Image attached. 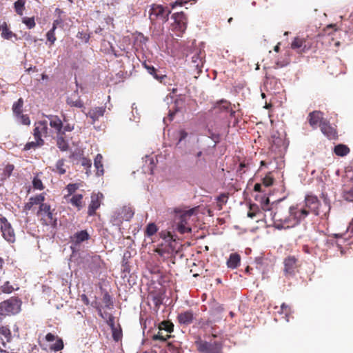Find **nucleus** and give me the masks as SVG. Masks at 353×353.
Wrapping results in <instances>:
<instances>
[{
	"mask_svg": "<svg viewBox=\"0 0 353 353\" xmlns=\"http://www.w3.org/2000/svg\"><path fill=\"white\" fill-rule=\"evenodd\" d=\"M21 301L17 297L10 299L0 303V321L5 317L15 315L21 310Z\"/></svg>",
	"mask_w": 353,
	"mask_h": 353,
	"instance_id": "f257e3e1",
	"label": "nucleus"
},
{
	"mask_svg": "<svg viewBox=\"0 0 353 353\" xmlns=\"http://www.w3.org/2000/svg\"><path fill=\"white\" fill-rule=\"evenodd\" d=\"M289 208L276 206L274 210V228L278 230L290 228Z\"/></svg>",
	"mask_w": 353,
	"mask_h": 353,
	"instance_id": "f03ea898",
	"label": "nucleus"
},
{
	"mask_svg": "<svg viewBox=\"0 0 353 353\" xmlns=\"http://www.w3.org/2000/svg\"><path fill=\"white\" fill-rule=\"evenodd\" d=\"M49 121L52 132L57 135L63 132H71L73 130L74 127L70 123L64 124L61 119L57 115H48L46 116Z\"/></svg>",
	"mask_w": 353,
	"mask_h": 353,
	"instance_id": "7ed1b4c3",
	"label": "nucleus"
},
{
	"mask_svg": "<svg viewBox=\"0 0 353 353\" xmlns=\"http://www.w3.org/2000/svg\"><path fill=\"white\" fill-rule=\"evenodd\" d=\"M197 350L201 353H223L222 344L219 341H196Z\"/></svg>",
	"mask_w": 353,
	"mask_h": 353,
	"instance_id": "20e7f679",
	"label": "nucleus"
},
{
	"mask_svg": "<svg viewBox=\"0 0 353 353\" xmlns=\"http://www.w3.org/2000/svg\"><path fill=\"white\" fill-rule=\"evenodd\" d=\"M171 10L168 7H163L161 5L153 4L150 10V19L151 21L161 20L165 22L168 19Z\"/></svg>",
	"mask_w": 353,
	"mask_h": 353,
	"instance_id": "39448f33",
	"label": "nucleus"
},
{
	"mask_svg": "<svg viewBox=\"0 0 353 353\" xmlns=\"http://www.w3.org/2000/svg\"><path fill=\"white\" fill-rule=\"evenodd\" d=\"M314 43L313 39L310 37L301 38L296 37L291 43V48L296 50L299 54L307 52L310 50Z\"/></svg>",
	"mask_w": 353,
	"mask_h": 353,
	"instance_id": "423d86ee",
	"label": "nucleus"
},
{
	"mask_svg": "<svg viewBox=\"0 0 353 353\" xmlns=\"http://www.w3.org/2000/svg\"><path fill=\"white\" fill-rule=\"evenodd\" d=\"M283 272L285 276H293L299 272L301 263L295 256H288L283 260Z\"/></svg>",
	"mask_w": 353,
	"mask_h": 353,
	"instance_id": "0eeeda50",
	"label": "nucleus"
},
{
	"mask_svg": "<svg viewBox=\"0 0 353 353\" xmlns=\"http://www.w3.org/2000/svg\"><path fill=\"white\" fill-rule=\"evenodd\" d=\"M37 214L41 216V220L45 225L52 226L57 225V217L52 212L50 205L47 203L41 204Z\"/></svg>",
	"mask_w": 353,
	"mask_h": 353,
	"instance_id": "6e6552de",
	"label": "nucleus"
},
{
	"mask_svg": "<svg viewBox=\"0 0 353 353\" xmlns=\"http://www.w3.org/2000/svg\"><path fill=\"white\" fill-rule=\"evenodd\" d=\"M310 211L306 209H299L296 206H292L289 208L290 216V228H292L299 222L305 219L308 214Z\"/></svg>",
	"mask_w": 353,
	"mask_h": 353,
	"instance_id": "1a4fd4ad",
	"label": "nucleus"
},
{
	"mask_svg": "<svg viewBox=\"0 0 353 353\" xmlns=\"http://www.w3.org/2000/svg\"><path fill=\"white\" fill-rule=\"evenodd\" d=\"M172 18L174 20L172 28L176 31L177 36L182 34L187 28V19L183 12L173 14Z\"/></svg>",
	"mask_w": 353,
	"mask_h": 353,
	"instance_id": "9d476101",
	"label": "nucleus"
},
{
	"mask_svg": "<svg viewBox=\"0 0 353 353\" xmlns=\"http://www.w3.org/2000/svg\"><path fill=\"white\" fill-rule=\"evenodd\" d=\"M0 228L3 237L7 241L12 243L15 241V233L14 229L6 218H1Z\"/></svg>",
	"mask_w": 353,
	"mask_h": 353,
	"instance_id": "9b49d317",
	"label": "nucleus"
},
{
	"mask_svg": "<svg viewBox=\"0 0 353 353\" xmlns=\"http://www.w3.org/2000/svg\"><path fill=\"white\" fill-rule=\"evenodd\" d=\"M33 136L35 140H39L40 143H44L42 137L48 136V128L47 121H39L35 122L33 130Z\"/></svg>",
	"mask_w": 353,
	"mask_h": 353,
	"instance_id": "f8f14e48",
	"label": "nucleus"
},
{
	"mask_svg": "<svg viewBox=\"0 0 353 353\" xmlns=\"http://www.w3.org/2000/svg\"><path fill=\"white\" fill-rule=\"evenodd\" d=\"M103 198V194L101 192L92 194L91 201L88 209V216H91L96 214V211L100 208Z\"/></svg>",
	"mask_w": 353,
	"mask_h": 353,
	"instance_id": "ddd939ff",
	"label": "nucleus"
},
{
	"mask_svg": "<svg viewBox=\"0 0 353 353\" xmlns=\"http://www.w3.org/2000/svg\"><path fill=\"white\" fill-rule=\"evenodd\" d=\"M324 120L323 113L319 110L312 111L307 116L308 123L313 129H316L318 126H320Z\"/></svg>",
	"mask_w": 353,
	"mask_h": 353,
	"instance_id": "4468645a",
	"label": "nucleus"
},
{
	"mask_svg": "<svg viewBox=\"0 0 353 353\" xmlns=\"http://www.w3.org/2000/svg\"><path fill=\"white\" fill-rule=\"evenodd\" d=\"M192 210H190L181 216L180 221L177 225V230L181 234L191 232L192 229L188 224L187 217H190L192 214Z\"/></svg>",
	"mask_w": 353,
	"mask_h": 353,
	"instance_id": "2eb2a0df",
	"label": "nucleus"
},
{
	"mask_svg": "<svg viewBox=\"0 0 353 353\" xmlns=\"http://www.w3.org/2000/svg\"><path fill=\"white\" fill-rule=\"evenodd\" d=\"M45 339H46V341H48V342H52V341H55V343L54 344H52L50 346V349L52 351L58 352V351L61 350L64 347V344H63V341L62 339H61L60 337H59L57 335H54L52 333H48L46 335Z\"/></svg>",
	"mask_w": 353,
	"mask_h": 353,
	"instance_id": "dca6fc26",
	"label": "nucleus"
},
{
	"mask_svg": "<svg viewBox=\"0 0 353 353\" xmlns=\"http://www.w3.org/2000/svg\"><path fill=\"white\" fill-rule=\"evenodd\" d=\"M305 206L310 209L315 215L319 214V206L320 201L317 196L314 195H307L305 199Z\"/></svg>",
	"mask_w": 353,
	"mask_h": 353,
	"instance_id": "f3484780",
	"label": "nucleus"
},
{
	"mask_svg": "<svg viewBox=\"0 0 353 353\" xmlns=\"http://www.w3.org/2000/svg\"><path fill=\"white\" fill-rule=\"evenodd\" d=\"M262 210L264 211L263 219L266 223L274 227V211L269 208V199L267 198L265 202L262 204Z\"/></svg>",
	"mask_w": 353,
	"mask_h": 353,
	"instance_id": "a211bd4d",
	"label": "nucleus"
},
{
	"mask_svg": "<svg viewBox=\"0 0 353 353\" xmlns=\"http://www.w3.org/2000/svg\"><path fill=\"white\" fill-rule=\"evenodd\" d=\"M105 110V106L94 107L90 109L85 114L92 119V123L93 124L104 115Z\"/></svg>",
	"mask_w": 353,
	"mask_h": 353,
	"instance_id": "6ab92c4d",
	"label": "nucleus"
},
{
	"mask_svg": "<svg viewBox=\"0 0 353 353\" xmlns=\"http://www.w3.org/2000/svg\"><path fill=\"white\" fill-rule=\"evenodd\" d=\"M194 319V314L192 310H186L179 313L177 316V320L181 325H190L192 323Z\"/></svg>",
	"mask_w": 353,
	"mask_h": 353,
	"instance_id": "aec40b11",
	"label": "nucleus"
},
{
	"mask_svg": "<svg viewBox=\"0 0 353 353\" xmlns=\"http://www.w3.org/2000/svg\"><path fill=\"white\" fill-rule=\"evenodd\" d=\"M322 133L329 139H334L336 137V130L330 124L329 121L325 119L320 125Z\"/></svg>",
	"mask_w": 353,
	"mask_h": 353,
	"instance_id": "412c9836",
	"label": "nucleus"
},
{
	"mask_svg": "<svg viewBox=\"0 0 353 353\" xmlns=\"http://www.w3.org/2000/svg\"><path fill=\"white\" fill-rule=\"evenodd\" d=\"M11 339L12 333L8 326H0V345L6 347V343H9Z\"/></svg>",
	"mask_w": 353,
	"mask_h": 353,
	"instance_id": "4be33fe9",
	"label": "nucleus"
},
{
	"mask_svg": "<svg viewBox=\"0 0 353 353\" xmlns=\"http://www.w3.org/2000/svg\"><path fill=\"white\" fill-rule=\"evenodd\" d=\"M70 239L72 244L77 246L82 242L88 240L90 239V234L86 230H81L76 232Z\"/></svg>",
	"mask_w": 353,
	"mask_h": 353,
	"instance_id": "5701e85b",
	"label": "nucleus"
},
{
	"mask_svg": "<svg viewBox=\"0 0 353 353\" xmlns=\"http://www.w3.org/2000/svg\"><path fill=\"white\" fill-rule=\"evenodd\" d=\"M45 200V196L43 194H39L36 195L35 196H32L29 199L28 202H27L24 206V209L26 210H30L34 205L45 204L43 203Z\"/></svg>",
	"mask_w": 353,
	"mask_h": 353,
	"instance_id": "b1692460",
	"label": "nucleus"
},
{
	"mask_svg": "<svg viewBox=\"0 0 353 353\" xmlns=\"http://www.w3.org/2000/svg\"><path fill=\"white\" fill-rule=\"evenodd\" d=\"M214 110L216 112H224L230 111V115L233 117L235 114V111L231 109L230 102L226 100H221L218 101L214 106Z\"/></svg>",
	"mask_w": 353,
	"mask_h": 353,
	"instance_id": "393cba45",
	"label": "nucleus"
},
{
	"mask_svg": "<svg viewBox=\"0 0 353 353\" xmlns=\"http://www.w3.org/2000/svg\"><path fill=\"white\" fill-rule=\"evenodd\" d=\"M143 65L148 73L152 75L157 81H163V80L168 79V77L165 74H159L158 70L154 66L147 64L145 61L143 63Z\"/></svg>",
	"mask_w": 353,
	"mask_h": 353,
	"instance_id": "a878e982",
	"label": "nucleus"
},
{
	"mask_svg": "<svg viewBox=\"0 0 353 353\" xmlns=\"http://www.w3.org/2000/svg\"><path fill=\"white\" fill-rule=\"evenodd\" d=\"M108 324L112 328L113 339L115 341L118 342L122 338V331L121 329H117L114 326V318L112 315H109V319L108 320Z\"/></svg>",
	"mask_w": 353,
	"mask_h": 353,
	"instance_id": "bb28decb",
	"label": "nucleus"
},
{
	"mask_svg": "<svg viewBox=\"0 0 353 353\" xmlns=\"http://www.w3.org/2000/svg\"><path fill=\"white\" fill-rule=\"evenodd\" d=\"M14 166L12 164H7L2 171L0 172V187L4 183V182L8 179L13 170Z\"/></svg>",
	"mask_w": 353,
	"mask_h": 353,
	"instance_id": "cd10ccee",
	"label": "nucleus"
},
{
	"mask_svg": "<svg viewBox=\"0 0 353 353\" xmlns=\"http://www.w3.org/2000/svg\"><path fill=\"white\" fill-rule=\"evenodd\" d=\"M150 336L154 341L165 342L168 339L171 337L170 334L165 333L164 331L158 330L157 332H150Z\"/></svg>",
	"mask_w": 353,
	"mask_h": 353,
	"instance_id": "c85d7f7f",
	"label": "nucleus"
},
{
	"mask_svg": "<svg viewBox=\"0 0 353 353\" xmlns=\"http://www.w3.org/2000/svg\"><path fill=\"white\" fill-rule=\"evenodd\" d=\"M67 104L71 107L83 108V102L81 100L80 97L75 92L72 94L67 98Z\"/></svg>",
	"mask_w": 353,
	"mask_h": 353,
	"instance_id": "c756f323",
	"label": "nucleus"
},
{
	"mask_svg": "<svg viewBox=\"0 0 353 353\" xmlns=\"http://www.w3.org/2000/svg\"><path fill=\"white\" fill-rule=\"evenodd\" d=\"M66 132H63L56 135L57 145L61 151H67L69 148V144L66 140Z\"/></svg>",
	"mask_w": 353,
	"mask_h": 353,
	"instance_id": "7c9ffc66",
	"label": "nucleus"
},
{
	"mask_svg": "<svg viewBox=\"0 0 353 353\" xmlns=\"http://www.w3.org/2000/svg\"><path fill=\"white\" fill-rule=\"evenodd\" d=\"M83 194H76L66 200L68 203H71L72 206L75 207L78 210H80L83 208Z\"/></svg>",
	"mask_w": 353,
	"mask_h": 353,
	"instance_id": "2f4dec72",
	"label": "nucleus"
},
{
	"mask_svg": "<svg viewBox=\"0 0 353 353\" xmlns=\"http://www.w3.org/2000/svg\"><path fill=\"white\" fill-rule=\"evenodd\" d=\"M102 161L103 156L101 154H98L94 160V165L96 169V174L98 176H103L104 174V169Z\"/></svg>",
	"mask_w": 353,
	"mask_h": 353,
	"instance_id": "473e14b6",
	"label": "nucleus"
},
{
	"mask_svg": "<svg viewBox=\"0 0 353 353\" xmlns=\"http://www.w3.org/2000/svg\"><path fill=\"white\" fill-rule=\"evenodd\" d=\"M241 256L238 253H232L227 261V266L230 269H235L240 265Z\"/></svg>",
	"mask_w": 353,
	"mask_h": 353,
	"instance_id": "72a5a7b5",
	"label": "nucleus"
},
{
	"mask_svg": "<svg viewBox=\"0 0 353 353\" xmlns=\"http://www.w3.org/2000/svg\"><path fill=\"white\" fill-rule=\"evenodd\" d=\"M157 329L170 334L174 331V324L170 321H163L159 324Z\"/></svg>",
	"mask_w": 353,
	"mask_h": 353,
	"instance_id": "f704fd0d",
	"label": "nucleus"
},
{
	"mask_svg": "<svg viewBox=\"0 0 353 353\" xmlns=\"http://www.w3.org/2000/svg\"><path fill=\"white\" fill-rule=\"evenodd\" d=\"M278 313L283 315V317L285 319L286 322H289L290 317L292 314V309L288 305L282 303L280 307V310L278 311Z\"/></svg>",
	"mask_w": 353,
	"mask_h": 353,
	"instance_id": "c9c22d12",
	"label": "nucleus"
},
{
	"mask_svg": "<svg viewBox=\"0 0 353 353\" xmlns=\"http://www.w3.org/2000/svg\"><path fill=\"white\" fill-rule=\"evenodd\" d=\"M52 171L60 175L65 174L66 169L65 165V160L63 159L58 160L54 167L52 169Z\"/></svg>",
	"mask_w": 353,
	"mask_h": 353,
	"instance_id": "e433bc0d",
	"label": "nucleus"
},
{
	"mask_svg": "<svg viewBox=\"0 0 353 353\" xmlns=\"http://www.w3.org/2000/svg\"><path fill=\"white\" fill-rule=\"evenodd\" d=\"M334 152L337 156L344 157L350 153V150L345 145L339 144L334 147Z\"/></svg>",
	"mask_w": 353,
	"mask_h": 353,
	"instance_id": "4c0bfd02",
	"label": "nucleus"
},
{
	"mask_svg": "<svg viewBox=\"0 0 353 353\" xmlns=\"http://www.w3.org/2000/svg\"><path fill=\"white\" fill-rule=\"evenodd\" d=\"M0 31H1V37L5 39H10L12 37L16 36L15 34L9 30L5 22L0 26Z\"/></svg>",
	"mask_w": 353,
	"mask_h": 353,
	"instance_id": "58836bf2",
	"label": "nucleus"
},
{
	"mask_svg": "<svg viewBox=\"0 0 353 353\" xmlns=\"http://www.w3.org/2000/svg\"><path fill=\"white\" fill-rule=\"evenodd\" d=\"M23 100L22 98L18 99L14 102L12 105V111L14 114L17 117L21 115L23 112Z\"/></svg>",
	"mask_w": 353,
	"mask_h": 353,
	"instance_id": "ea45409f",
	"label": "nucleus"
},
{
	"mask_svg": "<svg viewBox=\"0 0 353 353\" xmlns=\"http://www.w3.org/2000/svg\"><path fill=\"white\" fill-rule=\"evenodd\" d=\"M192 67L196 70H201L203 67V59L199 53L194 54L192 57Z\"/></svg>",
	"mask_w": 353,
	"mask_h": 353,
	"instance_id": "a19ab883",
	"label": "nucleus"
},
{
	"mask_svg": "<svg viewBox=\"0 0 353 353\" xmlns=\"http://www.w3.org/2000/svg\"><path fill=\"white\" fill-rule=\"evenodd\" d=\"M26 0H17L14 3V8L17 14L22 16L25 10Z\"/></svg>",
	"mask_w": 353,
	"mask_h": 353,
	"instance_id": "79ce46f5",
	"label": "nucleus"
},
{
	"mask_svg": "<svg viewBox=\"0 0 353 353\" xmlns=\"http://www.w3.org/2000/svg\"><path fill=\"white\" fill-rule=\"evenodd\" d=\"M79 161L81 165L84 168L85 170V173L89 175L90 174V168L92 166V161L90 159L85 157H81L79 159Z\"/></svg>",
	"mask_w": 353,
	"mask_h": 353,
	"instance_id": "37998d69",
	"label": "nucleus"
},
{
	"mask_svg": "<svg viewBox=\"0 0 353 353\" xmlns=\"http://www.w3.org/2000/svg\"><path fill=\"white\" fill-rule=\"evenodd\" d=\"M150 296L154 305L159 308L163 303L162 294L160 293H150Z\"/></svg>",
	"mask_w": 353,
	"mask_h": 353,
	"instance_id": "c03bdc74",
	"label": "nucleus"
},
{
	"mask_svg": "<svg viewBox=\"0 0 353 353\" xmlns=\"http://www.w3.org/2000/svg\"><path fill=\"white\" fill-rule=\"evenodd\" d=\"M262 214V212L259 209L258 206L255 204L250 205V210L248 212V216L250 218H254Z\"/></svg>",
	"mask_w": 353,
	"mask_h": 353,
	"instance_id": "a18cd8bd",
	"label": "nucleus"
},
{
	"mask_svg": "<svg viewBox=\"0 0 353 353\" xmlns=\"http://www.w3.org/2000/svg\"><path fill=\"white\" fill-rule=\"evenodd\" d=\"M228 194H221L216 199L217 200V208L218 210H222L223 205L228 201Z\"/></svg>",
	"mask_w": 353,
	"mask_h": 353,
	"instance_id": "49530a36",
	"label": "nucleus"
},
{
	"mask_svg": "<svg viewBox=\"0 0 353 353\" xmlns=\"http://www.w3.org/2000/svg\"><path fill=\"white\" fill-rule=\"evenodd\" d=\"M158 230L157 225L154 223H149L145 230V234L147 236H152L154 235Z\"/></svg>",
	"mask_w": 353,
	"mask_h": 353,
	"instance_id": "de8ad7c7",
	"label": "nucleus"
},
{
	"mask_svg": "<svg viewBox=\"0 0 353 353\" xmlns=\"http://www.w3.org/2000/svg\"><path fill=\"white\" fill-rule=\"evenodd\" d=\"M78 188H79V185L77 183H69L66 186V190H67L68 194L67 195H65L64 198L65 199H68L70 197V196L73 194Z\"/></svg>",
	"mask_w": 353,
	"mask_h": 353,
	"instance_id": "09e8293b",
	"label": "nucleus"
},
{
	"mask_svg": "<svg viewBox=\"0 0 353 353\" xmlns=\"http://www.w3.org/2000/svg\"><path fill=\"white\" fill-rule=\"evenodd\" d=\"M44 143H40L39 140H35V141L28 142L23 148V150H29L31 149H35L37 147L42 146Z\"/></svg>",
	"mask_w": 353,
	"mask_h": 353,
	"instance_id": "8fccbe9b",
	"label": "nucleus"
},
{
	"mask_svg": "<svg viewBox=\"0 0 353 353\" xmlns=\"http://www.w3.org/2000/svg\"><path fill=\"white\" fill-rule=\"evenodd\" d=\"M343 197L347 201L353 202V187L351 188H344L343 191Z\"/></svg>",
	"mask_w": 353,
	"mask_h": 353,
	"instance_id": "3c124183",
	"label": "nucleus"
},
{
	"mask_svg": "<svg viewBox=\"0 0 353 353\" xmlns=\"http://www.w3.org/2000/svg\"><path fill=\"white\" fill-rule=\"evenodd\" d=\"M32 185L34 189L39 190H43L45 188L42 181L39 178L38 174L33 178Z\"/></svg>",
	"mask_w": 353,
	"mask_h": 353,
	"instance_id": "603ef678",
	"label": "nucleus"
},
{
	"mask_svg": "<svg viewBox=\"0 0 353 353\" xmlns=\"http://www.w3.org/2000/svg\"><path fill=\"white\" fill-rule=\"evenodd\" d=\"M14 290L12 285L8 281H5L3 285H0V291L3 293L9 294Z\"/></svg>",
	"mask_w": 353,
	"mask_h": 353,
	"instance_id": "864d4df0",
	"label": "nucleus"
},
{
	"mask_svg": "<svg viewBox=\"0 0 353 353\" xmlns=\"http://www.w3.org/2000/svg\"><path fill=\"white\" fill-rule=\"evenodd\" d=\"M47 41L50 43V46L54 45L57 38L55 37V30L50 29L46 34Z\"/></svg>",
	"mask_w": 353,
	"mask_h": 353,
	"instance_id": "5fc2aeb1",
	"label": "nucleus"
},
{
	"mask_svg": "<svg viewBox=\"0 0 353 353\" xmlns=\"http://www.w3.org/2000/svg\"><path fill=\"white\" fill-rule=\"evenodd\" d=\"M22 22L29 29H32V28H33L36 26L34 17H23L22 19Z\"/></svg>",
	"mask_w": 353,
	"mask_h": 353,
	"instance_id": "6e6d98bb",
	"label": "nucleus"
},
{
	"mask_svg": "<svg viewBox=\"0 0 353 353\" xmlns=\"http://www.w3.org/2000/svg\"><path fill=\"white\" fill-rule=\"evenodd\" d=\"M274 178L271 175V173L269 172L268 174L265 176V177L263 179V185L265 187H270L274 183Z\"/></svg>",
	"mask_w": 353,
	"mask_h": 353,
	"instance_id": "4d7b16f0",
	"label": "nucleus"
},
{
	"mask_svg": "<svg viewBox=\"0 0 353 353\" xmlns=\"http://www.w3.org/2000/svg\"><path fill=\"white\" fill-rule=\"evenodd\" d=\"M122 213H125V214L123 216V219L125 220L130 219L134 215V212L129 207H123L122 209Z\"/></svg>",
	"mask_w": 353,
	"mask_h": 353,
	"instance_id": "13d9d810",
	"label": "nucleus"
},
{
	"mask_svg": "<svg viewBox=\"0 0 353 353\" xmlns=\"http://www.w3.org/2000/svg\"><path fill=\"white\" fill-rule=\"evenodd\" d=\"M103 302L105 304V306L106 307H110V306H112L113 303L112 301V298L110 295L108 293H105L103 296Z\"/></svg>",
	"mask_w": 353,
	"mask_h": 353,
	"instance_id": "bf43d9fd",
	"label": "nucleus"
},
{
	"mask_svg": "<svg viewBox=\"0 0 353 353\" xmlns=\"http://www.w3.org/2000/svg\"><path fill=\"white\" fill-rule=\"evenodd\" d=\"M17 117L19 119L21 124L26 125L30 124V119L27 114H21V115L17 116Z\"/></svg>",
	"mask_w": 353,
	"mask_h": 353,
	"instance_id": "052dcab7",
	"label": "nucleus"
},
{
	"mask_svg": "<svg viewBox=\"0 0 353 353\" xmlns=\"http://www.w3.org/2000/svg\"><path fill=\"white\" fill-rule=\"evenodd\" d=\"M336 30L337 28L336 24H330L327 26L324 29V32L327 34H331Z\"/></svg>",
	"mask_w": 353,
	"mask_h": 353,
	"instance_id": "680f3d73",
	"label": "nucleus"
},
{
	"mask_svg": "<svg viewBox=\"0 0 353 353\" xmlns=\"http://www.w3.org/2000/svg\"><path fill=\"white\" fill-rule=\"evenodd\" d=\"M190 1V0H176L174 3H170V5L172 8H174L176 6H183V4L188 3Z\"/></svg>",
	"mask_w": 353,
	"mask_h": 353,
	"instance_id": "e2e57ef3",
	"label": "nucleus"
},
{
	"mask_svg": "<svg viewBox=\"0 0 353 353\" xmlns=\"http://www.w3.org/2000/svg\"><path fill=\"white\" fill-rule=\"evenodd\" d=\"M63 23V20L61 18H58L53 21L52 28L51 29L56 30L58 26H61Z\"/></svg>",
	"mask_w": 353,
	"mask_h": 353,
	"instance_id": "0e129e2a",
	"label": "nucleus"
},
{
	"mask_svg": "<svg viewBox=\"0 0 353 353\" xmlns=\"http://www.w3.org/2000/svg\"><path fill=\"white\" fill-rule=\"evenodd\" d=\"M248 164L245 163V162H241L239 165V168L238 170V172L240 173V174H242L246 172L245 168L248 167Z\"/></svg>",
	"mask_w": 353,
	"mask_h": 353,
	"instance_id": "69168bd1",
	"label": "nucleus"
},
{
	"mask_svg": "<svg viewBox=\"0 0 353 353\" xmlns=\"http://www.w3.org/2000/svg\"><path fill=\"white\" fill-rule=\"evenodd\" d=\"M188 137V132H185L184 130H181L179 131V142L182 141Z\"/></svg>",
	"mask_w": 353,
	"mask_h": 353,
	"instance_id": "338daca9",
	"label": "nucleus"
},
{
	"mask_svg": "<svg viewBox=\"0 0 353 353\" xmlns=\"http://www.w3.org/2000/svg\"><path fill=\"white\" fill-rule=\"evenodd\" d=\"M168 347L170 350H172L175 353H180L181 350L178 347H176L172 343H168Z\"/></svg>",
	"mask_w": 353,
	"mask_h": 353,
	"instance_id": "774afa93",
	"label": "nucleus"
}]
</instances>
